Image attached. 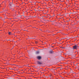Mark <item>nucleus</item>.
<instances>
[{
	"label": "nucleus",
	"instance_id": "nucleus-1",
	"mask_svg": "<svg viewBox=\"0 0 79 79\" xmlns=\"http://www.w3.org/2000/svg\"><path fill=\"white\" fill-rule=\"evenodd\" d=\"M77 46L76 45H75L73 47V49H77Z\"/></svg>",
	"mask_w": 79,
	"mask_h": 79
},
{
	"label": "nucleus",
	"instance_id": "nucleus-2",
	"mask_svg": "<svg viewBox=\"0 0 79 79\" xmlns=\"http://www.w3.org/2000/svg\"><path fill=\"white\" fill-rule=\"evenodd\" d=\"M10 5L11 7H13V6H14V4H13L12 3V2L10 3Z\"/></svg>",
	"mask_w": 79,
	"mask_h": 79
},
{
	"label": "nucleus",
	"instance_id": "nucleus-3",
	"mask_svg": "<svg viewBox=\"0 0 79 79\" xmlns=\"http://www.w3.org/2000/svg\"><path fill=\"white\" fill-rule=\"evenodd\" d=\"M41 56H38L37 57V58L38 59V60H40V59H41Z\"/></svg>",
	"mask_w": 79,
	"mask_h": 79
},
{
	"label": "nucleus",
	"instance_id": "nucleus-4",
	"mask_svg": "<svg viewBox=\"0 0 79 79\" xmlns=\"http://www.w3.org/2000/svg\"><path fill=\"white\" fill-rule=\"evenodd\" d=\"M37 63L38 64H42V63L40 61H38Z\"/></svg>",
	"mask_w": 79,
	"mask_h": 79
},
{
	"label": "nucleus",
	"instance_id": "nucleus-5",
	"mask_svg": "<svg viewBox=\"0 0 79 79\" xmlns=\"http://www.w3.org/2000/svg\"><path fill=\"white\" fill-rule=\"evenodd\" d=\"M49 53H53V51L52 50L50 51Z\"/></svg>",
	"mask_w": 79,
	"mask_h": 79
},
{
	"label": "nucleus",
	"instance_id": "nucleus-6",
	"mask_svg": "<svg viewBox=\"0 0 79 79\" xmlns=\"http://www.w3.org/2000/svg\"><path fill=\"white\" fill-rule=\"evenodd\" d=\"M36 54H39V51H37L36 52Z\"/></svg>",
	"mask_w": 79,
	"mask_h": 79
},
{
	"label": "nucleus",
	"instance_id": "nucleus-7",
	"mask_svg": "<svg viewBox=\"0 0 79 79\" xmlns=\"http://www.w3.org/2000/svg\"><path fill=\"white\" fill-rule=\"evenodd\" d=\"M11 32H9V33H8L9 35H11Z\"/></svg>",
	"mask_w": 79,
	"mask_h": 79
},
{
	"label": "nucleus",
	"instance_id": "nucleus-8",
	"mask_svg": "<svg viewBox=\"0 0 79 79\" xmlns=\"http://www.w3.org/2000/svg\"><path fill=\"white\" fill-rule=\"evenodd\" d=\"M63 48V49L64 48Z\"/></svg>",
	"mask_w": 79,
	"mask_h": 79
}]
</instances>
